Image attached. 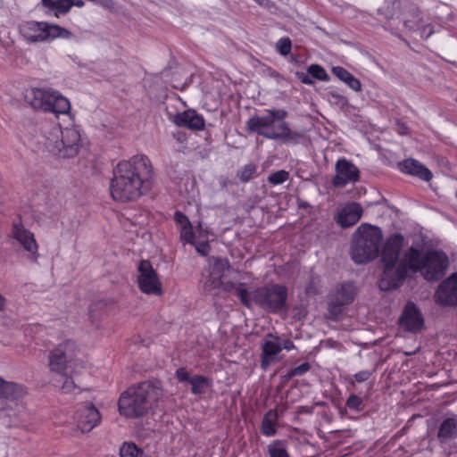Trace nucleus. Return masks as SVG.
Instances as JSON below:
<instances>
[{"label": "nucleus", "instance_id": "obj_36", "mask_svg": "<svg viewBox=\"0 0 457 457\" xmlns=\"http://www.w3.org/2000/svg\"><path fill=\"white\" fill-rule=\"evenodd\" d=\"M82 370L83 369H76L75 372H73V373L71 372V370H70L69 376H68V374L66 376H63L64 381L61 386L62 393H65V394L72 393L78 388L77 385L75 384V382L73 380V377L76 376L78 373H80V371Z\"/></svg>", "mask_w": 457, "mask_h": 457}, {"label": "nucleus", "instance_id": "obj_40", "mask_svg": "<svg viewBox=\"0 0 457 457\" xmlns=\"http://www.w3.org/2000/svg\"><path fill=\"white\" fill-rule=\"evenodd\" d=\"M291 49H292V42L288 37H281L276 43L277 52L283 56L288 55L291 52Z\"/></svg>", "mask_w": 457, "mask_h": 457}, {"label": "nucleus", "instance_id": "obj_24", "mask_svg": "<svg viewBox=\"0 0 457 457\" xmlns=\"http://www.w3.org/2000/svg\"><path fill=\"white\" fill-rule=\"evenodd\" d=\"M26 395L23 386L4 381L0 378V397L10 402H18Z\"/></svg>", "mask_w": 457, "mask_h": 457}, {"label": "nucleus", "instance_id": "obj_44", "mask_svg": "<svg viewBox=\"0 0 457 457\" xmlns=\"http://www.w3.org/2000/svg\"><path fill=\"white\" fill-rule=\"evenodd\" d=\"M174 220L176 224L180 228L186 227L191 224L189 219L180 211H176L174 213Z\"/></svg>", "mask_w": 457, "mask_h": 457}, {"label": "nucleus", "instance_id": "obj_47", "mask_svg": "<svg viewBox=\"0 0 457 457\" xmlns=\"http://www.w3.org/2000/svg\"><path fill=\"white\" fill-rule=\"evenodd\" d=\"M296 76H297V79L303 84H305V85H312V84H313L312 79L309 77L308 74H305L303 72H297Z\"/></svg>", "mask_w": 457, "mask_h": 457}, {"label": "nucleus", "instance_id": "obj_48", "mask_svg": "<svg viewBox=\"0 0 457 457\" xmlns=\"http://www.w3.org/2000/svg\"><path fill=\"white\" fill-rule=\"evenodd\" d=\"M281 347L287 351H291L295 348V344L290 339H287L283 342Z\"/></svg>", "mask_w": 457, "mask_h": 457}, {"label": "nucleus", "instance_id": "obj_3", "mask_svg": "<svg viewBox=\"0 0 457 457\" xmlns=\"http://www.w3.org/2000/svg\"><path fill=\"white\" fill-rule=\"evenodd\" d=\"M287 115L285 109H266L262 115H254L247 120L246 129L269 139L298 143L302 134L290 129L285 121Z\"/></svg>", "mask_w": 457, "mask_h": 457}, {"label": "nucleus", "instance_id": "obj_29", "mask_svg": "<svg viewBox=\"0 0 457 457\" xmlns=\"http://www.w3.org/2000/svg\"><path fill=\"white\" fill-rule=\"evenodd\" d=\"M281 345L273 341H266L262 348V360L261 364L263 369H266L273 361V357L280 353Z\"/></svg>", "mask_w": 457, "mask_h": 457}, {"label": "nucleus", "instance_id": "obj_43", "mask_svg": "<svg viewBox=\"0 0 457 457\" xmlns=\"http://www.w3.org/2000/svg\"><path fill=\"white\" fill-rule=\"evenodd\" d=\"M191 245H194L196 252L203 256H207L211 251V245H210L207 238H205L203 241H196L195 239V244H191Z\"/></svg>", "mask_w": 457, "mask_h": 457}, {"label": "nucleus", "instance_id": "obj_11", "mask_svg": "<svg viewBox=\"0 0 457 457\" xmlns=\"http://www.w3.org/2000/svg\"><path fill=\"white\" fill-rule=\"evenodd\" d=\"M383 270L378 280V287L382 291L399 288L408 277L409 262L403 260L395 263H382Z\"/></svg>", "mask_w": 457, "mask_h": 457}, {"label": "nucleus", "instance_id": "obj_4", "mask_svg": "<svg viewBox=\"0 0 457 457\" xmlns=\"http://www.w3.org/2000/svg\"><path fill=\"white\" fill-rule=\"evenodd\" d=\"M404 258L409 262L410 270L420 272L428 282L442 279L449 266V258L443 250L428 249L422 253L420 249L411 246L404 253Z\"/></svg>", "mask_w": 457, "mask_h": 457}, {"label": "nucleus", "instance_id": "obj_19", "mask_svg": "<svg viewBox=\"0 0 457 457\" xmlns=\"http://www.w3.org/2000/svg\"><path fill=\"white\" fill-rule=\"evenodd\" d=\"M404 245V237L401 233H395L389 236L381 251V263H395L399 262V257Z\"/></svg>", "mask_w": 457, "mask_h": 457}, {"label": "nucleus", "instance_id": "obj_35", "mask_svg": "<svg viewBox=\"0 0 457 457\" xmlns=\"http://www.w3.org/2000/svg\"><path fill=\"white\" fill-rule=\"evenodd\" d=\"M257 166L253 163H248L237 170V177L243 183L250 181L256 176Z\"/></svg>", "mask_w": 457, "mask_h": 457}, {"label": "nucleus", "instance_id": "obj_52", "mask_svg": "<svg viewBox=\"0 0 457 457\" xmlns=\"http://www.w3.org/2000/svg\"><path fill=\"white\" fill-rule=\"evenodd\" d=\"M405 129H406L405 127H403V126L402 127V130H404ZM401 133L404 134V131H402Z\"/></svg>", "mask_w": 457, "mask_h": 457}, {"label": "nucleus", "instance_id": "obj_5", "mask_svg": "<svg viewBox=\"0 0 457 457\" xmlns=\"http://www.w3.org/2000/svg\"><path fill=\"white\" fill-rule=\"evenodd\" d=\"M383 241L379 227L361 223L353 234L350 256L357 264L368 263L378 257Z\"/></svg>", "mask_w": 457, "mask_h": 457}, {"label": "nucleus", "instance_id": "obj_51", "mask_svg": "<svg viewBox=\"0 0 457 457\" xmlns=\"http://www.w3.org/2000/svg\"><path fill=\"white\" fill-rule=\"evenodd\" d=\"M259 5H266L268 0H254Z\"/></svg>", "mask_w": 457, "mask_h": 457}, {"label": "nucleus", "instance_id": "obj_26", "mask_svg": "<svg viewBox=\"0 0 457 457\" xmlns=\"http://www.w3.org/2000/svg\"><path fill=\"white\" fill-rule=\"evenodd\" d=\"M278 411L272 409L268 411L262 420L261 433L265 436H273L277 434L278 430Z\"/></svg>", "mask_w": 457, "mask_h": 457}, {"label": "nucleus", "instance_id": "obj_49", "mask_svg": "<svg viewBox=\"0 0 457 457\" xmlns=\"http://www.w3.org/2000/svg\"><path fill=\"white\" fill-rule=\"evenodd\" d=\"M72 6L82 7V6H84V1L83 0H71V7Z\"/></svg>", "mask_w": 457, "mask_h": 457}, {"label": "nucleus", "instance_id": "obj_34", "mask_svg": "<svg viewBox=\"0 0 457 457\" xmlns=\"http://www.w3.org/2000/svg\"><path fill=\"white\" fill-rule=\"evenodd\" d=\"M113 303V301L111 299H104L95 302L90 304L88 310V315L92 321L94 322L98 316L97 312L103 311L104 312Z\"/></svg>", "mask_w": 457, "mask_h": 457}, {"label": "nucleus", "instance_id": "obj_20", "mask_svg": "<svg viewBox=\"0 0 457 457\" xmlns=\"http://www.w3.org/2000/svg\"><path fill=\"white\" fill-rule=\"evenodd\" d=\"M173 122L178 127H184L191 130H203L205 126L203 115L198 114L194 109L177 113L174 116Z\"/></svg>", "mask_w": 457, "mask_h": 457}, {"label": "nucleus", "instance_id": "obj_25", "mask_svg": "<svg viewBox=\"0 0 457 457\" xmlns=\"http://www.w3.org/2000/svg\"><path fill=\"white\" fill-rule=\"evenodd\" d=\"M228 262L222 259H216L211 267L209 278L204 282V287L207 291L218 288L224 274Z\"/></svg>", "mask_w": 457, "mask_h": 457}, {"label": "nucleus", "instance_id": "obj_22", "mask_svg": "<svg viewBox=\"0 0 457 457\" xmlns=\"http://www.w3.org/2000/svg\"><path fill=\"white\" fill-rule=\"evenodd\" d=\"M399 166L403 172L416 176L424 181H430L433 178L432 172L415 159H406L400 162Z\"/></svg>", "mask_w": 457, "mask_h": 457}, {"label": "nucleus", "instance_id": "obj_27", "mask_svg": "<svg viewBox=\"0 0 457 457\" xmlns=\"http://www.w3.org/2000/svg\"><path fill=\"white\" fill-rule=\"evenodd\" d=\"M457 432V417L447 418L440 424L437 438L441 444H445L453 438Z\"/></svg>", "mask_w": 457, "mask_h": 457}, {"label": "nucleus", "instance_id": "obj_21", "mask_svg": "<svg viewBox=\"0 0 457 457\" xmlns=\"http://www.w3.org/2000/svg\"><path fill=\"white\" fill-rule=\"evenodd\" d=\"M362 207L360 204L353 202L346 204L338 212L337 221L342 228L355 225L362 215Z\"/></svg>", "mask_w": 457, "mask_h": 457}, {"label": "nucleus", "instance_id": "obj_16", "mask_svg": "<svg viewBox=\"0 0 457 457\" xmlns=\"http://www.w3.org/2000/svg\"><path fill=\"white\" fill-rule=\"evenodd\" d=\"M175 377L179 383H189L191 385V393L196 396L204 395L213 386L212 378L201 374L191 377L184 367L176 370Z\"/></svg>", "mask_w": 457, "mask_h": 457}, {"label": "nucleus", "instance_id": "obj_7", "mask_svg": "<svg viewBox=\"0 0 457 457\" xmlns=\"http://www.w3.org/2000/svg\"><path fill=\"white\" fill-rule=\"evenodd\" d=\"M25 102L34 110L52 112L56 116L68 114L71 103L59 91L51 87H30L24 92Z\"/></svg>", "mask_w": 457, "mask_h": 457}, {"label": "nucleus", "instance_id": "obj_41", "mask_svg": "<svg viewBox=\"0 0 457 457\" xmlns=\"http://www.w3.org/2000/svg\"><path fill=\"white\" fill-rule=\"evenodd\" d=\"M345 405L350 410L357 411H362L364 406L362 399L356 395H351L347 398Z\"/></svg>", "mask_w": 457, "mask_h": 457}, {"label": "nucleus", "instance_id": "obj_14", "mask_svg": "<svg viewBox=\"0 0 457 457\" xmlns=\"http://www.w3.org/2000/svg\"><path fill=\"white\" fill-rule=\"evenodd\" d=\"M356 295V287L353 282H343L337 286L330 295L328 311L330 317L337 320L343 312L345 305L351 304Z\"/></svg>", "mask_w": 457, "mask_h": 457}, {"label": "nucleus", "instance_id": "obj_9", "mask_svg": "<svg viewBox=\"0 0 457 457\" xmlns=\"http://www.w3.org/2000/svg\"><path fill=\"white\" fill-rule=\"evenodd\" d=\"M78 347L74 341L65 340L54 347L49 354V368L61 376H66L68 370L85 369L84 362L77 358Z\"/></svg>", "mask_w": 457, "mask_h": 457}, {"label": "nucleus", "instance_id": "obj_10", "mask_svg": "<svg viewBox=\"0 0 457 457\" xmlns=\"http://www.w3.org/2000/svg\"><path fill=\"white\" fill-rule=\"evenodd\" d=\"M19 29L21 36L29 42L52 41L59 37L68 38L71 36V32L66 29L44 21H24Z\"/></svg>", "mask_w": 457, "mask_h": 457}, {"label": "nucleus", "instance_id": "obj_46", "mask_svg": "<svg viewBox=\"0 0 457 457\" xmlns=\"http://www.w3.org/2000/svg\"><path fill=\"white\" fill-rule=\"evenodd\" d=\"M370 375H371V373L368 370H361V371L355 373L353 375V378H354L355 381H357L358 383H362V382L367 381L370 378Z\"/></svg>", "mask_w": 457, "mask_h": 457}, {"label": "nucleus", "instance_id": "obj_39", "mask_svg": "<svg viewBox=\"0 0 457 457\" xmlns=\"http://www.w3.org/2000/svg\"><path fill=\"white\" fill-rule=\"evenodd\" d=\"M289 179V173L285 170H280L271 173L268 177V182L271 185H281Z\"/></svg>", "mask_w": 457, "mask_h": 457}, {"label": "nucleus", "instance_id": "obj_1", "mask_svg": "<svg viewBox=\"0 0 457 457\" xmlns=\"http://www.w3.org/2000/svg\"><path fill=\"white\" fill-rule=\"evenodd\" d=\"M154 183V167L145 154L120 161L112 170L110 195L118 203L136 202L147 195Z\"/></svg>", "mask_w": 457, "mask_h": 457}, {"label": "nucleus", "instance_id": "obj_2", "mask_svg": "<svg viewBox=\"0 0 457 457\" xmlns=\"http://www.w3.org/2000/svg\"><path fill=\"white\" fill-rule=\"evenodd\" d=\"M162 396L159 381L146 380L129 386L118 400V411L126 419H140L154 410Z\"/></svg>", "mask_w": 457, "mask_h": 457}, {"label": "nucleus", "instance_id": "obj_45", "mask_svg": "<svg viewBox=\"0 0 457 457\" xmlns=\"http://www.w3.org/2000/svg\"><path fill=\"white\" fill-rule=\"evenodd\" d=\"M449 286L454 291L457 293V272L452 274L450 277H448L446 279H445L442 282V290L444 287H446Z\"/></svg>", "mask_w": 457, "mask_h": 457}, {"label": "nucleus", "instance_id": "obj_30", "mask_svg": "<svg viewBox=\"0 0 457 457\" xmlns=\"http://www.w3.org/2000/svg\"><path fill=\"white\" fill-rule=\"evenodd\" d=\"M333 73L355 92L361 91V84L360 80L356 79L351 72H349L344 67H334Z\"/></svg>", "mask_w": 457, "mask_h": 457}, {"label": "nucleus", "instance_id": "obj_33", "mask_svg": "<svg viewBox=\"0 0 457 457\" xmlns=\"http://www.w3.org/2000/svg\"><path fill=\"white\" fill-rule=\"evenodd\" d=\"M120 457H146L145 452L132 442H124L120 448Z\"/></svg>", "mask_w": 457, "mask_h": 457}, {"label": "nucleus", "instance_id": "obj_38", "mask_svg": "<svg viewBox=\"0 0 457 457\" xmlns=\"http://www.w3.org/2000/svg\"><path fill=\"white\" fill-rule=\"evenodd\" d=\"M308 74H310L312 78L320 80L327 81L328 79V75L326 70L319 65V64H312L307 68Z\"/></svg>", "mask_w": 457, "mask_h": 457}, {"label": "nucleus", "instance_id": "obj_17", "mask_svg": "<svg viewBox=\"0 0 457 457\" xmlns=\"http://www.w3.org/2000/svg\"><path fill=\"white\" fill-rule=\"evenodd\" d=\"M12 236L17 240L31 255L33 262H37L38 259V245L35 239L34 234L29 229L25 228L21 221L14 222L12 227Z\"/></svg>", "mask_w": 457, "mask_h": 457}, {"label": "nucleus", "instance_id": "obj_23", "mask_svg": "<svg viewBox=\"0 0 457 457\" xmlns=\"http://www.w3.org/2000/svg\"><path fill=\"white\" fill-rule=\"evenodd\" d=\"M219 287L228 293H234L243 306L252 310V300L250 292L246 289L245 283H235L232 281L224 282L220 280Z\"/></svg>", "mask_w": 457, "mask_h": 457}, {"label": "nucleus", "instance_id": "obj_6", "mask_svg": "<svg viewBox=\"0 0 457 457\" xmlns=\"http://www.w3.org/2000/svg\"><path fill=\"white\" fill-rule=\"evenodd\" d=\"M46 148L59 158H72L79 154L81 137L76 128L62 129L59 124L50 123L43 129Z\"/></svg>", "mask_w": 457, "mask_h": 457}, {"label": "nucleus", "instance_id": "obj_31", "mask_svg": "<svg viewBox=\"0 0 457 457\" xmlns=\"http://www.w3.org/2000/svg\"><path fill=\"white\" fill-rule=\"evenodd\" d=\"M42 4L55 17L66 14L71 8V0H42Z\"/></svg>", "mask_w": 457, "mask_h": 457}, {"label": "nucleus", "instance_id": "obj_15", "mask_svg": "<svg viewBox=\"0 0 457 457\" xmlns=\"http://www.w3.org/2000/svg\"><path fill=\"white\" fill-rule=\"evenodd\" d=\"M360 179L359 169L345 158H340L336 163V175L331 183L335 187H344L349 183L357 182Z\"/></svg>", "mask_w": 457, "mask_h": 457}, {"label": "nucleus", "instance_id": "obj_42", "mask_svg": "<svg viewBox=\"0 0 457 457\" xmlns=\"http://www.w3.org/2000/svg\"><path fill=\"white\" fill-rule=\"evenodd\" d=\"M311 369V366L309 362H303L300 365L291 369L288 372L287 377L293 378V377H298L305 374L308 372Z\"/></svg>", "mask_w": 457, "mask_h": 457}, {"label": "nucleus", "instance_id": "obj_37", "mask_svg": "<svg viewBox=\"0 0 457 457\" xmlns=\"http://www.w3.org/2000/svg\"><path fill=\"white\" fill-rule=\"evenodd\" d=\"M179 239L183 245L195 244V234L192 223L179 228Z\"/></svg>", "mask_w": 457, "mask_h": 457}, {"label": "nucleus", "instance_id": "obj_8", "mask_svg": "<svg viewBox=\"0 0 457 457\" xmlns=\"http://www.w3.org/2000/svg\"><path fill=\"white\" fill-rule=\"evenodd\" d=\"M252 304L254 303L263 311L278 314L287 310V287L282 284L273 283L256 287L250 293Z\"/></svg>", "mask_w": 457, "mask_h": 457}, {"label": "nucleus", "instance_id": "obj_13", "mask_svg": "<svg viewBox=\"0 0 457 457\" xmlns=\"http://www.w3.org/2000/svg\"><path fill=\"white\" fill-rule=\"evenodd\" d=\"M72 419L77 429L86 434L100 425L102 415L93 403L86 402L76 406Z\"/></svg>", "mask_w": 457, "mask_h": 457}, {"label": "nucleus", "instance_id": "obj_18", "mask_svg": "<svg viewBox=\"0 0 457 457\" xmlns=\"http://www.w3.org/2000/svg\"><path fill=\"white\" fill-rule=\"evenodd\" d=\"M399 324L406 331L419 332L424 327V319L416 304L408 302L399 319Z\"/></svg>", "mask_w": 457, "mask_h": 457}, {"label": "nucleus", "instance_id": "obj_32", "mask_svg": "<svg viewBox=\"0 0 457 457\" xmlns=\"http://www.w3.org/2000/svg\"><path fill=\"white\" fill-rule=\"evenodd\" d=\"M270 457H290L287 451V442L276 439L268 445Z\"/></svg>", "mask_w": 457, "mask_h": 457}, {"label": "nucleus", "instance_id": "obj_28", "mask_svg": "<svg viewBox=\"0 0 457 457\" xmlns=\"http://www.w3.org/2000/svg\"><path fill=\"white\" fill-rule=\"evenodd\" d=\"M435 301L442 306H454L457 304V293L453 291L449 286L442 290V283L435 294Z\"/></svg>", "mask_w": 457, "mask_h": 457}, {"label": "nucleus", "instance_id": "obj_12", "mask_svg": "<svg viewBox=\"0 0 457 457\" xmlns=\"http://www.w3.org/2000/svg\"><path fill=\"white\" fill-rule=\"evenodd\" d=\"M137 282L139 290L148 295L161 296L163 294L162 282L156 270L148 260H141L137 266Z\"/></svg>", "mask_w": 457, "mask_h": 457}, {"label": "nucleus", "instance_id": "obj_50", "mask_svg": "<svg viewBox=\"0 0 457 457\" xmlns=\"http://www.w3.org/2000/svg\"><path fill=\"white\" fill-rule=\"evenodd\" d=\"M4 304L5 299L2 295H0V311L4 308Z\"/></svg>", "mask_w": 457, "mask_h": 457}]
</instances>
